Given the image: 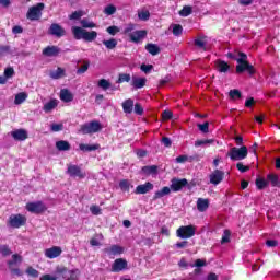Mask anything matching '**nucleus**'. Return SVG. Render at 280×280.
<instances>
[{"label":"nucleus","mask_w":280,"mask_h":280,"mask_svg":"<svg viewBox=\"0 0 280 280\" xmlns=\"http://www.w3.org/2000/svg\"><path fill=\"white\" fill-rule=\"evenodd\" d=\"M80 26H72L71 32L74 40H85V43H93L97 38V31H86L97 27L94 22H89L88 19H82L80 21Z\"/></svg>","instance_id":"f257e3e1"},{"label":"nucleus","mask_w":280,"mask_h":280,"mask_svg":"<svg viewBox=\"0 0 280 280\" xmlns=\"http://www.w3.org/2000/svg\"><path fill=\"white\" fill-rule=\"evenodd\" d=\"M226 156L231 159V161H244L248 156V147L242 145L241 148L233 147L226 153Z\"/></svg>","instance_id":"f03ea898"},{"label":"nucleus","mask_w":280,"mask_h":280,"mask_svg":"<svg viewBox=\"0 0 280 280\" xmlns=\"http://www.w3.org/2000/svg\"><path fill=\"white\" fill-rule=\"evenodd\" d=\"M102 128L100 120H91L90 122L81 125L80 132H82V135H95L102 132Z\"/></svg>","instance_id":"7ed1b4c3"},{"label":"nucleus","mask_w":280,"mask_h":280,"mask_svg":"<svg viewBox=\"0 0 280 280\" xmlns=\"http://www.w3.org/2000/svg\"><path fill=\"white\" fill-rule=\"evenodd\" d=\"M57 275H59V279L66 280H79L80 279V270L72 269L69 270L67 267L57 268Z\"/></svg>","instance_id":"20e7f679"},{"label":"nucleus","mask_w":280,"mask_h":280,"mask_svg":"<svg viewBox=\"0 0 280 280\" xmlns=\"http://www.w3.org/2000/svg\"><path fill=\"white\" fill-rule=\"evenodd\" d=\"M7 224L8 226H11V229H21V226H25V224H27V217L21 213L11 214Z\"/></svg>","instance_id":"39448f33"},{"label":"nucleus","mask_w":280,"mask_h":280,"mask_svg":"<svg viewBox=\"0 0 280 280\" xmlns=\"http://www.w3.org/2000/svg\"><path fill=\"white\" fill-rule=\"evenodd\" d=\"M28 213H34L35 215H40L47 211V206L43 201L27 202L25 206Z\"/></svg>","instance_id":"423d86ee"},{"label":"nucleus","mask_w":280,"mask_h":280,"mask_svg":"<svg viewBox=\"0 0 280 280\" xmlns=\"http://www.w3.org/2000/svg\"><path fill=\"white\" fill-rule=\"evenodd\" d=\"M176 235L180 240H190L196 235V226L194 225H182L176 230Z\"/></svg>","instance_id":"0eeeda50"},{"label":"nucleus","mask_w":280,"mask_h":280,"mask_svg":"<svg viewBox=\"0 0 280 280\" xmlns=\"http://www.w3.org/2000/svg\"><path fill=\"white\" fill-rule=\"evenodd\" d=\"M43 10H45V3L43 2L31 7L27 12V19H30V21H40V16H43Z\"/></svg>","instance_id":"6e6552de"},{"label":"nucleus","mask_w":280,"mask_h":280,"mask_svg":"<svg viewBox=\"0 0 280 280\" xmlns=\"http://www.w3.org/2000/svg\"><path fill=\"white\" fill-rule=\"evenodd\" d=\"M245 71L248 73V75H255L257 73V70H255V66L250 65L248 61H241L236 65V73L238 75H242V73H245Z\"/></svg>","instance_id":"1a4fd4ad"},{"label":"nucleus","mask_w":280,"mask_h":280,"mask_svg":"<svg viewBox=\"0 0 280 280\" xmlns=\"http://www.w3.org/2000/svg\"><path fill=\"white\" fill-rule=\"evenodd\" d=\"M47 34L49 36H55V38H62L63 36H67V30L58 23H52L50 24Z\"/></svg>","instance_id":"9d476101"},{"label":"nucleus","mask_w":280,"mask_h":280,"mask_svg":"<svg viewBox=\"0 0 280 280\" xmlns=\"http://www.w3.org/2000/svg\"><path fill=\"white\" fill-rule=\"evenodd\" d=\"M67 174L71 178H86V173L82 172V168L75 164L68 165Z\"/></svg>","instance_id":"9b49d317"},{"label":"nucleus","mask_w":280,"mask_h":280,"mask_svg":"<svg viewBox=\"0 0 280 280\" xmlns=\"http://www.w3.org/2000/svg\"><path fill=\"white\" fill-rule=\"evenodd\" d=\"M187 185H189V182L187 180V178H176L174 177L172 180H171V189L172 191H182L184 187H187Z\"/></svg>","instance_id":"f8f14e48"},{"label":"nucleus","mask_w":280,"mask_h":280,"mask_svg":"<svg viewBox=\"0 0 280 280\" xmlns=\"http://www.w3.org/2000/svg\"><path fill=\"white\" fill-rule=\"evenodd\" d=\"M128 270V260L125 258H117L112 265V272H121Z\"/></svg>","instance_id":"ddd939ff"},{"label":"nucleus","mask_w":280,"mask_h":280,"mask_svg":"<svg viewBox=\"0 0 280 280\" xmlns=\"http://www.w3.org/2000/svg\"><path fill=\"white\" fill-rule=\"evenodd\" d=\"M145 36H148V31L147 30H138L132 32L131 34H129V40L131 43H141V40H143V38H145Z\"/></svg>","instance_id":"4468645a"},{"label":"nucleus","mask_w":280,"mask_h":280,"mask_svg":"<svg viewBox=\"0 0 280 280\" xmlns=\"http://www.w3.org/2000/svg\"><path fill=\"white\" fill-rule=\"evenodd\" d=\"M210 183L211 185H220L222 180H224V171L221 170H214L210 176Z\"/></svg>","instance_id":"2eb2a0df"},{"label":"nucleus","mask_w":280,"mask_h":280,"mask_svg":"<svg viewBox=\"0 0 280 280\" xmlns=\"http://www.w3.org/2000/svg\"><path fill=\"white\" fill-rule=\"evenodd\" d=\"M125 248L120 245H112L104 249V253L108 255V257H115L117 255H124Z\"/></svg>","instance_id":"dca6fc26"},{"label":"nucleus","mask_w":280,"mask_h":280,"mask_svg":"<svg viewBox=\"0 0 280 280\" xmlns=\"http://www.w3.org/2000/svg\"><path fill=\"white\" fill-rule=\"evenodd\" d=\"M62 255V247L60 246H52L45 250V257L48 259H56V257H60Z\"/></svg>","instance_id":"f3484780"},{"label":"nucleus","mask_w":280,"mask_h":280,"mask_svg":"<svg viewBox=\"0 0 280 280\" xmlns=\"http://www.w3.org/2000/svg\"><path fill=\"white\" fill-rule=\"evenodd\" d=\"M152 189H154V184L147 182L145 184L138 185L135 189V194L143 195L152 191Z\"/></svg>","instance_id":"a211bd4d"},{"label":"nucleus","mask_w":280,"mask_h":280,"mask_svg":"<svg viewBox=\"0 0 280 280\" xmlns=\"http://www.w3.org/2000/svg\"><path fill=\"white\" fill-rule=\"evenodd\" d=\"M215 68L217 71L219 73H229V71H231V65H229V62L222 60V59H218L215 62Z\"/></svg>","instance_id":"6ab92c4d"},{"label":"nucleus","mask_w":280,"mask_h":280,"mask_svg":"<svg viewBox=\"0 0 280 280\" xmlns=\"http://www.w3.org/2000/svg\"><path fill=\"white\" fill-rule=\"evenodd\" d=\"M11 137L15 141H25L27 139V137H28L27 130H25V129H16V130L11 132Z\"/></svg>","instance_id":"aec40b11"},{"label":"nucleus","mask_w":280,"mask_h":280,"mask_svg":"<svg viewBox=\"0 0 280 280\" xmlns=\"http://www.w3.org/2000/svg\"><path fill=\"white\" fill-rule=\"evenodd\" d=\"M60 54V47L58 46H47L43 49V55L48 58H54Z\"/></svg>","instance_id":"412c9836"},{"label":"nucleus","mask_w":280,"mask_h":280,"mask_svg":"<svg viewBox=\"0 0 280 280\" xmlns=\"http://www.w3.org/2000/svg\"><path fill=\"white\" fill-rule=\"evenodd\" d=\"M147 82L148 79L145 78H139L137 75L131 77V86H133V89H143Z\"/></svg>","instance_id":"4be33fe9"},{"label":"nucleus","mask_w":280,"mask_h":280,"mask_svg":"<svg viewBox=\"0 0 280 280\" xmlns=\"http://www.w3.org/2000/svg\"><path fill=\"white\" fill-rule=\"evenodd\" d=\"M60 100H61V102L69 104V102H73V93H71V91H69V89H62L60 91Z\"/></svg>","instance_id":"5701e85b"},{"label":"nucleus","mask_w":280,"mask_h":280,"mask_svg":"<svg viewBox=\"0 0 280 280\" xmlns=\"http://www.w3.org/2000/svg\"><path fill=\"white\" fill-rule=\"evenodd\" d=\"M170 194H172V186H164L161 190L154 192L153 200H159L163 198V196H170Z\"/></svg>","instance_id":"b1692460"},{"label":"nucleus","mask_w":280,"mask_h":280,"mask_svg":"<svg viewBox=\"0 0 280 280\" xmlns=\"http://www.w3.org/2000/svg\"><path fill=\"white\" fill-rule=\"evenodd\" d=\"M100 148H101L100 143H95V144L81 143V144H79V150H81V152H95V150H100Z\"/></svg>","instance_id":"393cba45"},{"label":"nucleus","mask_w":280,"mask_h":280,"mask_svg":"<svg viewBox=\"0 0 280 280\" xmlns=\"http://www.w3.org/2000/svg\"><path fill=\"white\" fill-rule=\"evenodd\" d=\"M135 108V101L132 98H128L122 103V110L127 115H131L132 110Z\"/></svg>","instance_id":"a878e982"},{"label":"nucleus","mask_w":280,"mask_h":280,"mask_svg":"<svg viewBox=\"0 0 280 280\" xmlns=\"http://www.w3.org/2000/svg\"><path fill=\"white\" fill-rule=\"evenodd\" d=\"M56 148L59 152H69L71 150V143L67 140H59L56 142Z\"/></svg>","instance_id":"bb28decb"},{"label":"nucleus","mask_w":280,"mask_h":280,"mask_svg":"<svg viewBox=\"0 0 280 280\" xmlns=\"http://www.w3.org/2000/svg\"><path fill=\"white\" fill-rule=\"evenodd\" d=\"M197 209L200 211V213H205V211L209 209V199L199 198L197 200Z\"/></svg>","instance_id":"cd10ccee"},{"label":"nucleus","mask_w":280,"mask_h":280,"mask_svg":"<svg viewBox=\"0 0 280 280\" xmlns=\"http://www.w3.org/2000/svg\"><path fill=\"white\" fill-rule=\"evenodd\" d=\"M50 78L52 80H60L67 75L65 68L58 67L57 70L50 72Z\"/></svg>","instance_id":"c85d7f7f"},{"label":"nucleus","mask_w":280,"mask_h":280,"mask_svg":"<svg viewBox=\"0 0 280 280\" xmlns=\"http://www.w3.org/2000/svg\"><path fill=\"white\" fill-rule=\"evenodd\" d=\"M145 49L151 54V56H159V54H161V47L156 44H147Z\"/></svg>","instance_id":"c756f323"},{"label":"nucleus","mask_w":280,"mask_h":280,"mask_svg":"<svg viewBox=\"0 0 280 280\" xmlns=\"http://www.w3.org/2000/svg\"><path fill=\"white\" fill-rule=\"evenodd\" d=\"M267 180L270 183L271 187H279L280 188V180L279 175L277 174H268Z\"/></svg>","instance_id":"7c9ffc66"},{"label":"nucleus","mask_w":280,"mask_h":280,"mask_svg":"<svg viewBox=\"0 0 280 280\" xmlns=\"http://www.w3.org/2000/svg\"><path fill=\"white\" fill-rule=\"evenodd\" d=\"M58 106V101L57 100H50L48 103H46L43 107L44 113H51L54 108Z\"/></svg>","instance_id":"2f4dec72"},{"label":"nucleus","mask_w":280,"mask_h":280,"mask_svg":"<svg viewBox=\"0 0 280 280\" xmlns=\"http://www.w3.org/2000/svg\"><path fill=\"white\" fill-rule=\"evenodd\" d=\"M268 185H269L268 179H266L264 177L256 178V187H257V189H259V190L266 189V187H268Z\"/></svg>","instance_id":"473e14b6"},{"label":"nucleus","mask_w":280,"mask_h":280,"mask_svg":"<svg viewBox=\"0 0 280 280\" xmlns=\"http://www.w3.org/2000/svg\"><path fill=\"white\" fill-rule=\"evenodd\" d=\"M27 100V93L25 92H20L15 95L14 104L20 105L23 104Z\"/></svg>","instance_id":"72a5a7b5"},{"label":"nucleus","mask_w":280,"mask_h":280,"mask_svg":"<svg viewBox=\"0 0 280 280\" xmlns=\"http://www.w3.org/2000/svg\"><path fill=\"white\" fill-rule=\"evenodd\" d=\"M21 261H23V257L19 254H13L12 259L8 261V266L9 268H11V266H14L15 264H21Z\"/></svg>","instance_id":"f704fd0d"},{"label":"nucleus","mask_w":280,"mask_h":280,"mask_svg":"<svg viewBox=\"0 0 280 280\" xmlns=\"http://www.w3.org/2000/svg\"><path fill=\"white\" fill-rule=\"evenodd\" d=\"M89 67H91V62L89 60H84L83 66L78 68L77 74L82 75V73H86L89 71Z\"/></svg>","instance_id":"c9c22d12"},{"label":"nucleus","mask_w":280,"mask_h":280,"mask_svg":"<svg viewBox=\"0 0 280 280\" xmlns=\"http://www.w3.org/2000/svg\"><path fill=\"white\" fill-rule=\"evenodd\" d=\"M195 47H198V49H203V51H207V42H205L202 37H198L195 39Z\"/></svg>","instance_id":"e433bc0d"},{"label":"nucleus","mask_w":280,"mask_h":280,"mask_svg":"<svg viewBox=\"0 0 280 280\" xmlns=\"http://www.w3.org/2000/svg\"><path fill=\"white\" fill-rule=\"evenodd\" d=\"M229 97L232 100H242V92L237 89L230 90Z\"/></svg>","instance_id":"4c0bfd02"},{"label":"nucleus","mask_w":280,"mask_h":280,"mask_svg":"<svg viewBox=\"0 0 280 280\" xmlns=\"http://www.w3.org/2000/svg\"><path fill=\"white\" fill-rule=\"evenodd\" d=\"M142 172L143 174H156V172H159V166L156 165L143 166Z\"/></svg>","instance_id":"58836bf2"},{"label":"nucleus","mask_w":280,"mask_h":280,"mask_svg":"<svg viewBox=\"0 0 280 280\" xmlns=\"http://www.w3.org/2000/svg\"><path fill=\"white\" fill-rule=\"evenodd\" d=\"M131 77L129 73H120L117 79V84H124V82H130Z\"/></svg>","instance_id":"ea45409f"},{"label":"nucleus","mask_w":280,"mask_h":280,"mask_svg":"<svg viewBox=\"0 0 280 280\" xmlns=\"http://www.w3.org/2000/svg\"><path fill=\"white\" fill-rule=\"evenodd\" d=\"M26 275L33 279H38L39 272L34 267L30 266L26 268Z\"/></svg>","instance_id":"a19ab883"},{"label":"nucleus","mask_w":280,"mask_h":280,"mask_svg":"<svg viewBox=\"0 0 280 280\" xmlns=\"http://www.w3.org/2000/svg\"><path fill=\"white\" fill-rule=\"evenodd\" d=\"M103 45H105L107 49H115V47H117V39L110 38L108 40H103Z\"/></svg>","instance_id":"79ce46f5"},{"label":"nucleus","mask_w":280,"mask_h":280,"mask_svg":"<svg viewBox=\"0 0 280 280\" xmlns=\"http://www.w3.org/2000/svg\"><path fill=\"white\" fill-rule=\"evenodd\" d=\"M0 253L2 257H10L12 255V249L8 245H0Z\"/></svg>","instance_id":"37998d69"},{"label":"nucleus","mask_w":280,"mask_h":280,"mask_svg":"<svg viewBox=\"0 0 280 280\" xmlns=\"http://www.w3.org/2000/svg\"><path fill=\"white\" fill-rule=\"evenodd\" d=\"M84 16V11H74L71 15H69L70 21H80Z\"/></svg>","instance_id":"c03bdc74"},{"label":"nucleus","mask_w":280,"mask_h":280,"mask_svg":"<svg viewBox=\"0 0 280 280\" xmlns=\"http://www.w3.org/2000/svg\"><path fill=\"white\" fill-rule=\"evenodd\" d=\"M119 188L121 191H130V182L128 179H121L119 182Z\"/></svg>","instance_id":"a18cd8bd"},{"label":"nucleus","mask_w":280,"mask_h":280,"mask_svg":"<svg viewBox=\"0 0 280 280\" xmlns=\"http://www.w3.org/2000/svg\"><path fill=\"white\" fill-rule=\"evenodd\" d=\"M211 143H215V140L214 139L197 140L195 141V148H200V145H207Z\"/></svg>","instance_id":"49530a36"},{"label":"nucleus","mask_w":280,"mask_h":280,"mask_svg":"<svg viewBox=\"0 0 280 280\" xmlns=\"http://www.w3.org/2000/svg\"><path fill=\"white\" fill-rule=\"evenodd\" d=\"M194 12V9L189 5H185L180 11H179V16H189Z\"/></svg>","instance_id":"de8ad7c7"},{"label":"nucleus","mask_w":280,"mask_h":280,"mask_svg":"<svg viewBox=\"0 0 280 280\" xmlns=\"http://www.w3.org/2000/svg\"><path fill=\"white\" fill-rule=\"evenodd\" d=\"M229 242H231V230H224L221 244H229Z\"/></svg>","instance_id":"09e8293b"},{"label":"nucleus","mask_w":280,"mask_h":280,"mask_svg":"<svg viewBox=\"0 0 280 280\" xmlns=\"http://www.w3.org/2000/svg\"><path fill=\"white\" fill-rule=\"evenodd\" d=\"M100 89H103V91H108L110 89L112 84L106 79H101L98 81Z\"/></svg>","instance_id":"8fccbe9b"},{"label":"nucleus","mask_w":280,"mask_h":280,"mask_svg":"<svg viewBox=\"0 0 280 280\" xmlns=\"http://www.w3.org/2000/svg\"><path fill=\"white\" fill-rule=\"evenodd\" d=\"M115 12H117V8L113 4H108L104 9V13L107 14V16H113V14H115Z\"/></svg>","instance_id":"3c124183"},{"label":"nucleus","mask_w":280,"mask_h":280,"mask_svg":"<svg viewBox=\"0 0 280 280\" xmlns=\"http://www.w3.org/2000/svg\"><path fill=\"white\" fill-rule=\"evenodd\" d=\"M51 132H62L65 130V125L63 124H52L50 126Z\"/></svg>","instance_id":"603ef678"},{"label":"nucleus","mask_w":280,"mask_h":280,"mask_svg":"<svg viewBox=\"0 0 280 280\" xmlns=\"http://www.w3.org/2000/svg\"><path fill=\"white\" fill-rule=\"evenodd\" d=\"M198 129L203 132V135L209 133V121H206L203 124H198L197 125Z\"/></svg>","instance_id":"864d4df0"},{"label":"nucleus","mask_w":280,"mask_h":280,"mask_svg":"<svg viewBox=\"0 0 280 280\" xmlns=\"http://www.w3.org/2000/svg\"><path fill=\"white\" fill-rule=\"evenodd\" d=\"M236 170H238V172H241V174H245V172H248L250 170V166L244 165V163L238 162L236 164Z\"/></svg>","instance_id":"5fc2aeb1"},{"label":"nucleus","mask_w":280,"mask_h":280,"mask_svg":"<svg viewBox=\"0 0 280 280\" xmlns=\"http://www.w3.org/2000/svg\"><path fill=\"white\" fill-rule=\"evenodd\" d=\"M174 117V113H172V110H164L162 113V119L163 121H170V119H172Z\"/></svg>","instance_id":"6e6d98bb"},{"label":"nucleus","mask_w":280,"mask_h":280,"mask_svg":"<svg viewBox=\"0 0 280 280\" xmlns=\"http://www.w3.org/2000/svg\"><path fill=\"white\" fill-rule=\"evenodd\" d=\"M173 34H174V36H180V34H183V25L174 24L173 25Z\"/></svg>","instance_id":"4d7b16f0"},{"label":"nucleus","mask_w":280,"mask_h":280,"mask_svg":"<svg viewBox=\"0 0 280 280\" xmlns=\"http://www.w3.org/2000/svg\"><path fill=\"white\" fill-rule=\"evenodd\" d=\"M140 21H150V11H141L138 13Z\"/></svg>","instance_id":"13d9d810"},{"label":"nucleus","mask_w":280,"mask_h":280,"mask_svg":"<svg viewBox=\"0 0 280 280\" xmlns=\"http://www.w3.org/2000/svg\"><path fill=\"white\" fill-rule=\"evenodd\" d=\"M106 32L110 34V36H116L117 34H119L120 30L118 26H109L106 28Z\"/></svg>","instance_id":"bf43d9fd"},{"label":"nucleus","mask_w":280,"mask_h":280,"mask_svg":"<svg viewBox=\"0 0 280 280\" xmlns=\"http://www.w3.org/2000/svg\"><path fill=\"white\" fill-rule=\"evenodd\" d=\"M90 211L93 215H102V208H100V206H91Z\"/></svg>","instance_id":"052dcab7"},{"label":"nucleus","mask_w":280,"mask_h":280,"mask_svg":"<svg viewBox=\"0 0 280 280\" xmlns=\"http://www.w3.org/2000/svg\"><path fill=\"white\" fill-rule=\"evenodd\" d=\"M133 113L136 115H143V106L141 105V103H136L135 104Z\"/></svg>","instance_id":"680f3d73"},{"label":"nucleus","mask_w":280,"mask_h":280,"mask_svg":"<svg viewBox=\"0 0 280 280\" xmlns=\"http://www.w3.org/2000/svg\"><path fill=\"white\" fill-rule=\"evenodd\" d=\"M240 58L235 59L236 62H248V55L246 52H238Z\"/></svg>","instance_id":"e2e57ef3"},{"label":"nucleus","mask_w":280,"mask_h":280,"mask_svg":"<svg viewBox=\"0 0 280 280\" xmlns=\"http://www.w3.org/2000/svg\"><path fill=\"white\" fill-rule=\"evenodd\" d=\"M205 266H207V260H202V259L198 258V259L195 260V264L192 265V268L194 267L195 268H202Z\"/></svg>","instance_id":"0e129e2a"},{"label":"nucleus","mask_w":280,"mask_h":280,"mask_svg":"<svg viewBox=\"0 0 280 280\" xmlns=\"http://www.w3.org/2000/svg\"><path fill=\"white\" fill-rule=\"evenodd\" d=\"M14 75V68L8 67L4 69V77L8 79L12 78Z\"/></svg>","instance_id":"69168bd1"},{"label":"nucleus","mask_w":280,"mask_h":280,"mask_svg":"<svg viewBox=\"0 0 280 280\" xmlns=\"http://www.w3.org/2000/svg\"><path fill=\"white\" fill-rule=\"evenodd\" d=\"M11 47L9 45L0 46V57L5 56V54H10Z\"/></svg>","instance_id":"338daca9"},{"label":"nucleus","mask_w":280,"mask_h":280,"mask_svg":"<svg viewBox=\"0 0 280 280\" xmlns=\"http://www.w3.org/2000/svg\"><path fill=\"white\" fill-rule=\"evenodd\" d=\"M133 31H135V24L130 23L127 25V27H125L122 34H128V36H130V34H132Z\"/></svg>","instance_id":"774afa93"}]
</instances>
